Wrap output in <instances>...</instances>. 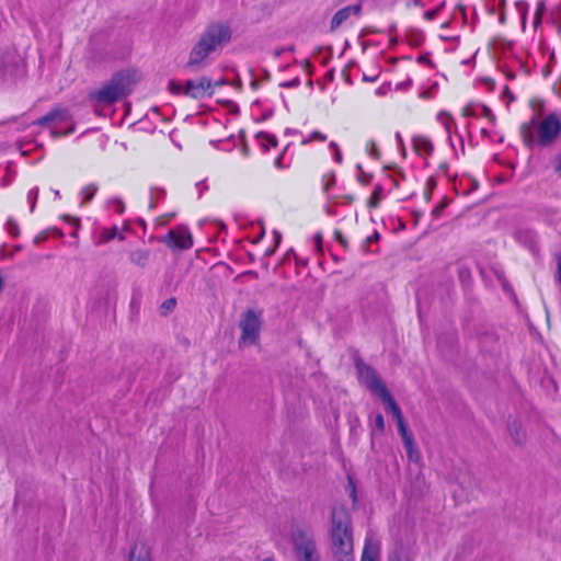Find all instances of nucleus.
I'll list each match as a JSON object with an SVG mask.
<instances>
[{"mask_svg":"<svg viewBox=\"0 0 561 561\" xmlns=\"http://www.w3.org/2000/svg\"><path fill=\"white\" fill-rule=\"evenodd\" d=\"M232 39V30L224 22H213L202 32L198 41L192 47L185 68L192 71L205 67L208 57L221 50Z\"/></svg>","mask_w":561,"mask_h":561,"instance_id":"nucleus-1","label":"nucleus"},{"mask_svg":"<svg viewBox=\"0 0 561 561\" xmlns=\"http://www.w3.org/2000/svg\"><path fill=\"white\" fill-rule=\"evenodd\" d=\"M330 551L334 561H354L351 517L344 506L332 510Z\"/></svg>","mask_w":561,"mask_h":561,"instance_id":"nucleus-2","label":"nucleus"},{"mask_svg":"<svg viewBox=\"0 0 561 561\" xmlns=\"http://www.w3.org/2000/svg\"><path fill=\"white\" fill-rule=\"evenodd\" d=\"M560 133L561 122L554 113L548 114L539 122L536 117H533L530 122L520 126V135L525 145L529 148L533 147L536 140L541 147H548L557 140Z\"/></svg>","mask_w":561,"mask_h":561,"instance_id":"nucleus-3","label":"nucleus"},{"mask_svg":"<svg viewBox=\"0 0 561 561\" xmlns=\"http://www.w3.org/2000/svg\"><path fill=\"white\" fill-rule=\"evenodd\" d=\"M139 80L136 70H123L116 72L110 81L103 84L96 92L91 94V99L98 103L112 104L127 96L135 83Z\"/></svg>","mask_w":561,"mask_h":561,"instance_id":"nucleus-4","label":"nucleus"},{"mask_svg":"<svg viewBox=\"0 0 561 561\" xmlns=\"http://www.w3.org/2000/svg\"><path fill=\"white\" fill-rule=\"evenodd\" d=\"M296 561H320V551L313 531L307 527H296L291 534Z\"/></svg>","mask_w":561,"mask_h":561,"instance_id":"nucleus-5","label":"nucleus"},{"mask_svg":"<svg viewBox=\"0 0 561 561\" xmlns=\"http://www.w3.org/2000/svg\"><path fill=\"white\" fill-rule=\"evenodd\" d=\"M35 124L51 129V136L58 138L73 133L75 125L67 110L56 108L41 117Z\"/></svg>","mask_w":561,"mask_h":561,"instance_id":"nucleus-6","label":"nucleus"},{"mask_svg":"<svg viewBox=\"0 0 561 561\" xmlns=\"http://www.w3.org/2000/svg\"><path fill=\"white\" fill-rule=\"evenodd\" d=\"M169 90L173 94H184L191 99L199 100L205 95L213 94V82L206 77H201L196 80H187L181 84L174 80L169 82Z\"/></svg>","mask_w":561,"mask_h":561,"instance_id":"nucleus-7","label":"nucleus"},{"mask_svg":"<svg viewBox=\"0 0 561 561\" xmlns=\"http://www.w3.org/2000/svg\"><path fill=\"white\" fill-rule=\"evenodd\" d=\"M261 317V311H256L254 309H248L247 311H244L240 320V346L255 345L257 343L262 325Z\"/></svg>","mask_w":561,"mask_h":561,"instance_id":"nucleus-8","label":"nucleus"},{"mask_svg":"<svg viewBox=\"0 0 561 561\" xmlns=\"http://www.w3.org/2000/svg\"><path fill=\"white\" fill-rule=\"evenodd\" d=\"M358 379L362 385L367 387L373 393L378 396L382 390L387 389L378 373L362 360L356 362Z\"/></svg>","mask_w":561,"mask_h":561,"instance_id":"nucleus-9","label":"nucleus"},{"mask_svg":"<svg viewBox=\"0 0 561 561\" xmlns=\"http://www.w3.org/2000/svg\"><path fill=\"white\" fill-rule=\"evenodd\" d=\"M165 243L173 249L187 250L193 245L192 234L184 227L170 230Z\"/></svg>","mask_w":561,"mask_h":561,"instance_id":"nucleus-10","label":"nucleus"},{"mask_svg":"<svg viewBox=\"0 0 561 561\" xmlns=\"http://www.w3.org/2000/svg\"><path fill=\"white\" fill-rule=\"evenodd\" d=\"M360 12V5H350L339 10L332 18L331 31H335L345 22L352 14L357 15Z\"/></svg>","mask_w":561,"mask_h":561,"instance_id":"nucleus-11","label":"nucleus"},{"mask_svg":"<svg viewBox=\"0 0 561 561\" xmlns=\"http://www.w3.org/2000/svg\"><path fill=\"white\" fill-rule=\"evenodd\" d=\"M380 543L371 538H366L360 561H379Z\"/></svg>","mask_w":561,"mask_h":561,"instance_id":"nucleus-12","label":"nucleus"},{"mask_svg":"<svg viewBox=\"0 0 561 561\" xmlns=\"http://www.w3.org/2000/svg\"><path fill=\"white\" fill-rule=\"evenodd\" d=\"M507 431L512 439L517 445H523L526 442V433L522 427V424L516 419H510L507 423Z\"/></svg>","mask_w":561,"mask_h":561,"instance_id":"nucleus-13","label":"nucleus"},{"mask_svg":"<svg viewBox=\"0 0 561 561\" xmlns=\"http://www.w3.org/2000/svg\"><path fill=\"white\" fill-rule=\"evenodd\" d=\"M129 561H150L149 548L144 545H135L129 553Z\"/></svg>","mask_w":561,"mask_h":561,"instance_id":"nucleus-14","label":"nucleus"},{"mask_svg":"<svg viewBox=\"0 0 561 561\" xmlns=\"http://www.w3.org/2000/svg\"><path fill=\"white\" fill-rule=\"evenodd\" d=\"M413 148L419 154H431L433 151L432 142L424 136H416L413 138Z\"/></svg>","mask_w":561,"mask_h":561,"instance_id":"nucleus-15","label":"nucleus"},{"mask_svg":"<svg viewBox=\"0 0 561 561\" xmlns=\"http://www.w3.org/2000/svg\"><path fill=\"white\" fill-rule=\"evenodd\" d=\"M149 259V252L145 250H135L130 252L129 260L133 264L145 267Z\"/></svg>","mask_w":561,"mask_h":561,"instance_id":"nucleus-16","label":"nucleus"},{"mask_svg":"<svg viewBox=\"0 0 561 561\" xmlns=\"http://www.w3.org/2000/svg\"><path fill=\"white\" fill-rule=\"evenodd\" d=\"M378 397L381 399L382 403L386 404L387 409L392 413V407L394 408H399V405L397 404V402L394 401V399L392 398V396L390 394V392L385 389L382 390Z\"/></svg>","mask_w":561,"mask_h":561,"instance_id":"nucleus-17","label":"nucleus"},{"mask_svg":"<svg viewBox=\"0 0 561 561\" xmlns=\"http://www.w3.org/2000/svg\"><path fill=\"white\" fill-rule=\"evenodd\" d=\"M116 236H118L119 240L124 239L122 234H118L116 227H113L112 229H106L101 234V242H108L110 240L116 238Z\"/></svg>","mask_w":561,"mask_h":561,"instance_id":"nucleus-18","label":"nucleus"},{"mask_svg":"<svg viewBox=\"0 0 561 561\" xmlns=\"http://www.w3.org/2000/svg\"><path fill=\"white\" fill-rule=\"evenodd\" d=\"M98 187L93 184L88 185L82 190L83 195V203H89L93 198L94 194L96 193Z\"/></svg>","mask_w":561,"mask_h":561,"instance_id":"nucleus-19","label":"nucleus"},{"mask_svg":"<svg viewBox=\"0 0 561 561\" xmlns=\"http://www.w3.org/2000/svg\"><path fill=\"white\" fill-rule=\"evenodd\" d=\"M175 305H176L175 298L167 299L165 301L162 302V305L160 307L161 313L163 316H167L169 312L173 311V309L175 308Z\"/></svg>","mask_w":561,"mask_h":561,"instance_id":"nucleus-20","label":"nucleus"},{"mask_svg":"<svg viewBox=\"0 0 561 561\" xmlns=\"http://www.w3.org/2000/svg\"><path fill=\"white\" fill-rule=\"evenodd\" d=\"M405 449L409 460L413 462H417L420 460V451L414 444L410 445V447H405Z\"/></svg>","mask_w":561,"mask_h":561,"instance_id":"nucleus-21","label":"nucleus"},{"mask_svg":"<svg viewBox=\"0 0 561 561\" xmlns=\"http://www.w3.org/2000/svg\"><path fill=\"white\" fill-rule=\"evenodd\" d=\"M366 149L371 157H374L376 159L380 157V151H379L377 145L375 144V141L367 142Z\"/></svg>","mask_w":561,"mask_h":561,"instance_id":"nucleus-22","label":"nucleus"},{"mask_svg":"<svg viewBox=\"0 0 561 561\" xmlns=\"http://www.w3.org/2000/svg\"><path fill=\"white\" fill-rule=\"evenodd\" d=\"M380 201V188H377L368 199V206L374 208L379 204Z\"/></svg>","mask_w":561,"mask_h":561,"instance_id":"nucleus-23","label":"nucleus"},{"mask_svg":"<svg viewBox=\"0 0 561 561\" xmlns=\"http://www.w3.org/2000/svg\"><path fill=\"white\" fill-rule=\"evenodd\" d=\"M448 205V201L447 199H443L432 211V215L434 217H438L442 211L445 209V207Z\"/></svg>","mask_w":561,"mask_h":561,"instance_id":"nucleus-24","label":"nucleus"},{"mask_svg":"<svg viewBox=\"0 0 561 561\" xmlns=\"http://www.w3.org/2000/svg\"><path fill=\"white\" fill-rule=\"evenodd\" d=\"M400 436H401L404 447H410V445L414 444L413 435L410 432L403 433Z\"/></svg>","mask_w":561,"mask_h":561,"instance_id":"nucleus-25","label":"nucleus"},{"mask_svg":"<svg viewBox=\"0 0 561 561\" xmlns=\"http://www.w3.org/2000/svg\"><path fill=\"white\" fill-rule=\"evenodd\" d=\"M400 436H401L404 447H410V445L414 444L413 435L410 432L403 433Z\"/></svg>","mask_w":561,"mask_h":561,"instance_id":"nucleus-26","label":"nucleus"},{"mask_svg":"<svg viewBox=\"0 0 561 561\" xmlns=\"http://www.w3.org/2000/svg\"><path fill=\"white\" fill-rule=\"evenodd\" d=\"M375 427L376 430L383 432L385 430V421L381 414H377L375 417Z\"/></svg>","mask_w":561,"mask_h":561,"instance_id":"nucleus-27","label":"nucleus"},{"mask_svg":"<svg viewBox=\"0 0 561 561\" xmlns=\"http://www.w3.org/2000/svg\"><path fill=\"white\" fill-rule=\"evenodd\" d=\"M334 238L342 247L347 248V240L341 231L336 230L334 232Z\"/></svg>","mask_w":561,"mask_h":561,"instance_id":"nucleus-28","label":"nucleus"},{"mask_svg":"<svg viewBox=\"0 0 561 561\" xmlns=\"http://www.w3.org/2000/svg\"><path fill=\"white\" fill-rule=\"evenodd\" d=\"M392 416L397 421V424L402 423V421H404L400 408L392 407Z\"/></svg>","mask_w":561,"mask_h":561,"instance_id":"nucleus-29","label":"nucleus"},{"mask_svg":"<svg viewBox=\"0 0 561 561\" xmlns=\"http://www.w3.org/2000/svg\"><path fill=\"white\" fill-rule=\"evenodd\" d=\"M312 140L325 141L327 136L320 131H314L310 135V138H309V141H312Z\"/></svg>","mask_w":561,"mask_h":561,"instance_id":"nucleus-30","label":"nucleus"},{"mask_svg":"<svg viewBox=\"0 0 561 561\" xmlns=\"http://www.w3.org/2000/svg\"><path fill=\"white\" fill-rule=\"evenodd\" d=\"M259 137H262L264 139H266L268 141V144L273 147H276L277 146V139L275 136H271V135H267V134H260Z\"/></svg>","mask_w":561,"mask_h":561,"instance_id":"nucleus-31","label":"nucleus"},{"mask_svg":"<svg viewBox=\"0 0 561 561\" xmlns=\"http://www.w3.org/2000/svg\"><path fill=\"white\" fill-rule=\"evenodd\" d=\"M545 10V7H543V3H540L538 5V9L536 11V15H535V24H539L540 21H541V15H542V12Z\"/></svg>","mask_w":561,"mask_h":561,"instance_id":"nucleus-32","label":"nucleus"},{"mask_svg":"<svg viewBox=\"0 0 561 561\" xmlns=\"http://www.w3.org/2000/svg\"><path fill=\"white\" fill-rule=\"evenodd\" d=\"M427 4L426 0H411V2H408L407 3V7H411V5H414V7H417V8H423Z\"/></svg>","mask_w":561,"mask_h":561,"instance_id":"nucleus-33","label":"nucleus"},{"mask_svg":"<svg viewBox=\"0 0 561 561\" xmlns=\"http://www.w3.org/2000/svg\"><path fill=\"white\" fill-rule=\"evenodd\" d=\"M438 11H439V8H436V9L425 12V14H424L425 20L432 21L436 16Z\"/></svg>","mask_w":561,"mask_h":561,"instance_id":"nucleus-34","label":"nucleus"},{"mask_svg":"<svg viewBox=\"0 0 561 561\" xmlns=\"http://www.w3.org/2000/svg\"><path fill=\"white\" fill-rule=\"evenodd\" d=\"M113 204L117 213L122 214L125 210L124 203L121 199H114Z\"/></svg>","mask_w":561,"mask_h":561,"instance_id":"nucleus-35","label":"nucleus"},{"mask_svg":"<svg viewBox=\"0 0 561 561\" xmlns=\"http://www.w3.org/2000/svg\"><path fill=\"white\" fill-rule=\"evenodd\" d=\"M398 428H399L400 435H402L403 433L409 432L404 421H402V423H398Z\"/></svg>","mask_w":561,"mask_h":561,"instance_id":"nucleus-36","label":"nucleus"},{"mask_svg":"<svg viewBox=\"0 0 561 561\" xmlns=\"http://www.w3.org/2000/svg\"><path fill=\"white\" fill-rule=\"evenodd\" d=\"M9 225V230L12 234H18V227L15 224H13L11 220L8 222Z\"/></svg>","mask_w":561,"mask_h":561,"instance_id":"nucleus-37","label":"nucleus"},{"mask_svg":"<svg viewBox=\"0 0 561 561\" xmlns=\"http://www.w3.org/2000/svg\"><path fill=\"white\" fill-rule=\"evenodd\" d=\"M285 48H277L275 51H274V56L277 58L279 57L283 53H284Z\"/></svg>","mask_w":561,"mask_h":561,"instance_id":"nucleus-38","label":"nucleus"},{"mask_svg":"<svg viewBox=\"0 0 561 561\" xmlns=\"http://www.w3.org/2000/svg\"><path fill=\"white\" fill-rule=\"evenodd\" d=\"M224 84H226V81H225L224 79H221V80H219V81L214 82V83H213V88H214V87H220V85H224Z\"/></svg>","mask_w":561,"mask_h":561,"instance_id":"nucleus-39","label":"nucleus"},{"mask_svg":"<svg viewBox=\"0 0 561 561\" xmlns=\"http://www.w3.org/2000/svg\"><path fill=\"white\" fill-rule=\"evenodd\" d=\"M280 162H282V158L278 157L276 160H275V164L279 168L280 167Z\"/></svg>","mask_w":561,"mask_h":561,"instance_id":"nucleus-40","label":"nucleus"},{"mask_svg":"<svg viewBox=\"0 0 561 561\" xmlns=\"http://www.w3.org/2000/svg\"><path fill=\"white\" fill-rule=\"evenodd\" d=\"M316 240H317V243L320 244L321 242V237L320 236H316Z\"/></svg>","mask_w":561,"mask_h":561,"instance_id":"nucleus-41","label":"nucleus"},{"mask_svg":"<svg viewBox=\"0 0 561 561\" xmlns=\"http://www.w3.org/2000/svg\"><path fill=\"white\" fill-rule=\"evenodd\" d=\"M364 80H366V81H373L374 79H373V78H369V77L364 76Z\"/></svg>","mask_w":561,"mask_h":561,"instance_id":"nucleus-42","label":"nucleus"},{"mask_svg":"<svg viewBox=\"0 0 561 561\" xmlns=\"http://www.w3.org/2000/svg\"><path fill=\"white\" fill-rule=\"evenodd\" d=\"M378 238H379L378 233H375V236H374V238H373V239H374V240H378Z\"/></svg>","mask_w":561,"mask_h":561,"instance_id":"nucleus-43","label":"nucleus"},{"mask_svg":"<svg viewBox=\"0 0 561 561\" xmlns=\"http://www.w3.org/2000/svg\"><path fill=\"white\" fill-rule=\"evenodd\" d=\"M336 158H337V160H340V158H341V156H340V152H339V151L336 152Z\"/></svg>","mask_w":561,"mask_h":561,"instance_id":"nucleus-44","label":"nucleus"},{"mask_svg":"<svg viewBox=\"0 0 561 561\" xmlns=\"http://www.w3.org/2000/svg\"><path fill=\"white\" fill-rule=\"evenodd\" d=\"M265 561H272V560L267 559V560H265Z\"/></svg>","mask_w":561,"mask_h":561,"instance_id":"nucleus-45","label":"nucleus"}]
</instances>
